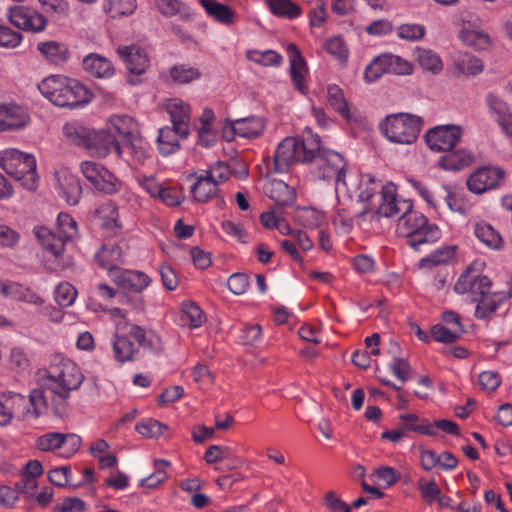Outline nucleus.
<instances>
[{"label": "nucleus", "mask_w": 512, "mask_h": 512, "mask_svg": "<svg viewBox=\"0 0 512 512\" xmlns=\"http://www.w3.org/2000/svg\"><path fill=\"white\" fill-rule=\"evenodd\" d=\"M475 237L487 248L495 251L502 250L504 240L501 235L487 222L480 221L474 224Z\"/></svg>", "instance_id": "nucleus-32"}, {"label": "nucleus", "mask_w": 512, "mask_h": 512, "mask_svg": "<svg viewBox=\"0 0 512 512\" xmlns=\"http://www.w3.org/2000/svg\"><path fill=\"white\" fill-rule=\"evenodd\" d=\"M158 337L143 327L130 325L126 334L116 332L111 338L114 360L120 364L133 361L139 353V348L156 349Z\"/></svg>", "instance_id": "nucleus-4"}, {"label": "nucleus", "mask_w": 512, "mask_h": 512, "mask_svg": "<svg viewBox=\"0 0 512 512\" xmlns=\"http://www.w3.org/2000/svg\"><path fill=\"white\" fill-rule=\"evenodd\" d=\"M109 126L113 135H118L124 139L131 138L138 133L137 122L128 115H113L109 118Z\"/></svg>", "instance_id": "nucleus-36"}, {"label": "nucleus", "mask_w": 512, "mask_h": 512, "mask_svg": "<svg viewBox=\"0 0 512 512\" xmlns=\"http://www.w3.org/2000/svg\"><path fill=\"white\" fill-rule=\"evenodd\" d=\"M156 8L164 17L180 15L182 19H188L190 12L181 0H159L155 3Z\"/></svg>", "instance_id": "nucleus-51"}, {"label": "nucleus", "mask_w": 512, "mask_h": 512, "mask_svg": "<svg viewBox=\"0 0 512 512\" xmlns=\"http://www.w3.org/2000/svg\"><path fill=\"white\" fill-rule=\"evenodd\" d=\"M91 142L87 150L96 157L103 158L111 151H115L118 156L122 155V149L111 132L95 131L92 134Z\"/></svg>", "instance_id": "nucleus-26"}, {"label": "nucleus", "mask_w": 512, "mask_h": 512, "mask_svg": "<svg viewBox=\"0 0 512 512\" xmlns=\"http://www.w3.org/2000/svg\"><path fill=\"white\" fill-rule=\"evenodd\" d=\"M57 189L61 198L69 205H76L82 194V187L78 177L66 169L55 173Z\"/></svg>", "instance_id": "nucleus-22"}, {"label": "nucleus", "mask_w": 512, "mask_h": 512, "mask_svg": "<svg viewBox=\"0 0 512 512\" xmlns=\"http://www.w3.org/2000/svg\"><path fill=\"white\" fill-rule=\"evenodd\" d=\"M178 133L175 128L163 127L158 131V149L163 156H169L180 149Z\"/></svg>", "instance_id": "nucleus-39"}, {"label": "nucleus", "mask_w": 512, "mask_h": 512, "mask_svg": "<svg viewBox=\"0 0 512 512\" xmlns=\"http://www.w3.org/2000/svg\"><path fill=\"white\" fill-rule=\"evenodd\" d=\"M30 122L28 110L16 103L0 105V132L24 129Z\"/></svg>", "instance_id": "nucleus-15"}, {"label": "nucleus", "mask_w": 512, "mask_h": 512, "mask_svg": "<svg viewBox=\"0 0 512 512\" xmlns=\"http://www.w3.org/2000/svg\"><path fill=\"white\" fill-rule=\"evenodd\" d=\"M390 73L389 53L375 57L366 67L364 79L366 82H374L383 74Z\"/></svg>", "instance_id": "nucleus-50"}, {"label": "nucleus", "mask_w": 512, "mask_h": 512, "mask_svg": "<svg viewBox=\"0 0 512 512\" xmlns=\"http://www.w3.org/2000/svg\"><path fill=\"white\" fill-rule=\"evenodd\" d=\"M332 222L338 234L346 235L353 229V217L344 207L336 208Z\"/></svg>", "instance_id": "nucleus-61"}, {"label": "nucleus", "mask_w": 512, "mask_h": 512, "mask_svg": "<svg viewBox=\"0 0 512 512\" xmlns=\"http://www.w3.org/2000/svg\"><path fill=\"white\" fill-rule=\"evenodd\" d=\"M459 39L465 46L477 51L488 50L493 44L490 35L479 29L463 28L459 32Z\"/></svg>", "instance_id": "nucleus-33"}, {"label": "nucleus", "mask_w": 512, "mask_h": 512, "mask_svg": "<svg viewBox=\"0 0 512 512\" xmlns=\"http://www.w3.org/2000/svg\"><path fill=\"white\" fill-rule=\"evenodd\" d=\"M38 50L47 61L53 64L63 63L68 58L66 46L55 41L39 43Z\"/></svg>", "instance_id": "nucleus-43"}, {"label": "nucleus", "mask_w": 512, "mask_h": 512, "mask_svg": "<svg viewBox=\"0 0 512 512\" xmlns=\"http://www.w3.org/2000/svg\"><path fill=\"white\" fill-rule=\"evenodd\" d=\"M294 161L301 162L298 139L287 137L278 144L274 153V171L285 172Z\"/></svg>", "instance_id": "nucleus-23"}, {"label": "nucleus", "mask_w": 512, "mask_h": 512, "mask_svg": "<svg viewBox=\"0 0 512 512\" xmlns=\"http://www.w3.org/2000/svg\"><path fill=\"white\" fill-rule=\"evenodd\" d=\"M85 71L98 78H108L114 74L112 63L96 53L87 55L82 62Z\"/></svg>", "instance_id": "nucleus-34"}, {"label": "nucleus", "mask_w": 512, "mask_h": 512, "mask_svg": "<svg viewBox=\"0 0 512 512\" xmlns=\"http://www.w3.org/2000/svg\"><path fill=\"white\" fill-rule=\"evenodd\" d=\"M438 192L439 193H438L437 198L439 199V205L443 201L446 203L447 207L451 211L457 212L460 214L465 213V208H464L463 204L458 199L456 193L454 192V190L452 189L451 186L444 185V184L438 185Z\"/></svg>", "instance_id": "nucleus-58"}, {"label": "nucleus", "mask_w": 512, "mask_h": 512, "mask_svg": "<svg viewBox=\"0 0 512 512\" xmlns=\"http://www.w3.org/2000/svg\"><path fill=\"white\" fill-rule=\"evenodd\" d=\"M103 8L112 17L129 15L136 8V0H105Z\"/></svg>", "instance_id": "nucleus-59"}, {"label": "nucleus", "mask_w": 512, "mask_h": 512, "mask_svg": "<svg viewBox=\"0 0 512 512\" xmlns=\"http://www.w3.org/2000/svg\"><path fill=\"white\" fill-rule=\"evenodd\" d=\"M246 58L260 66L279 67L283 63V57L275 50L249 49L246 51Z\"/></svg>", "instance_id": "nucleus-41"}, {"label": "nucleus", "mask_w": 512, "mask_h": 512, "mask_svg": "<svg viewBox=\"0 0 512 512\" xmlns=\"http://www.w3.org/2000/svg\"><path fill=\"white\" fill-rule=\"evenodd\" d=\"M122 153L125 152L132 156V158L142 163L146 158L150 156L151 148L147 141H145L141 136L135 134L131 138L127 139V143L122 148Z\"/></svg>", "instance_id": "nucleus-42"}, {"label": "nucleus", "mask_w": 512, "mask_h": 512, "mask_svg": "<svg viewBox=\"0 0 512 512\" xmlns=\"http://www.w3.org/2000/svg\"><path fill=\"white\" fill-rule=\"evenodd\" d=\"M454 66L460 74L476 76L483 71V62L470 53H460L454 58Z\"/></svg>", "instance_id": "nucleus-38"}, {"label": "nucleus", "mask_w": 512, "mask_h": 512, "mask_svg": "<svg viewBox=\"0 0 512 512\" xmlns=\"http://www.w3.org/2000/svg\"><path fill=\"white\" fill-rule=\"evenodd\" d=\"M351 178H353L352 175H349L350 180ZM354 178V183H349V186L352 187L351 194L358 192L357 198L359 202L365 204L364 208L374 206L372 199L376 195L379 196L381 188L384 185L370 174H364Z\"/></svg>", "instance_id": "nucleus-21"}, {"label": "nucleus", "mask_w": 512, "mask_h": 512, "mask_svg": "<svg viewBox=\"0 0 512 512\" xmlns=\"http://www.w3.org/2000/svg\"><path fill=\"white\" fill-rule=\"evenodd\" d=\"M327 99L330 106L342 117L349 118V109L343 91L337 85H330L327 89Z\"/></svg>", "instance_id": "nucleus-57"}, {"label": "nucleus", "mask_w": 512, "mask_h": 512, "mask_svg": "<svg viewBox=\"0 0 512 512\" xmlns=\"http://www.w3.org/2000/svg\"><path fill=\"white\" fill-rule=\"evenodd\" d=\"M83 380L84 375L76 363L68 358H55L41 377V388L30 392L32 409L24 415L32 413L36 419L51 409L56 416H64L72 393L80 388Z\"/></svg>", "instance_id": "nucleus-1"}, {"label": "nucleus", "mask_w": 512, "mask_h": 512, "mask_svg": "<svg viewBox=\"0 0 512 512\" xmlns=\"http://www.w3.org/2000/svg\"><path fill=\"white\" fill-rule=\"evenodd\" d=\"M57 235L61 236L67 243L75 240L79 235L78 225L74 218L66 213L60 212L56 219Z\"/></svg>", "instance_id": "nucleus-45"}, {"label": "nucleus", "mask_w": 512, "mask_h": 512, "mask_svg": "<svg viewBox=\"0 0 512 512\" xmlns=\"http://www.w3.org/2000/svg\"><path fill=\"white\" fill-rule=\"evenodd\" d=\"M455 248L453 246H444L431 252L419 261L421 268H433L435 266L447 264L454 256Z\"/></svg>", "instance_id": "nucleus-49"}, {"label": "nucleus", "mask_w": 512, "mask_h": 512, "mask_svg": "<svg viewBox=\"0 0 512 512\" xmlns=\"http://www.w3.org/2000/svg\"><path fill=\"white\" fill-rule=\"evenodd\" d=\"M0 167L22 186L30 191L38 187L39 177L34 155L22 152L16 148L0 151Z\"/></svg>", "instance_id": "nucleus-7"}, {"label": "nucleus", "mask_w": 512, "mask_h": 512, "mask_svg": "<svg viewBox=\"0 0 512 512\" xmlns=\"http://www.w3.org/2000/svg\"><path fill=\"white\" fill-rule=\"evenodd\" d=\"M28 409H32L29 399L15 392H4L0 396V426L8 425L14 414H20L23 419L33 418L32 413L24 415Z\"/></svg>", "instance_id": "nucleus-13"}, {"label": "nucleus", "mask_w": 512, "mask_h": 512, "mask_svg": "<svg viewBox=\"0 0 512 512\" xmlns=\"http://www.w3.org/2000/svg\"><path fill=\"white\" fill-rule=\"evenodd\" d=\"M325 49L341 63H345L348 59L349 51L342 38L338 36L328 39L325 44Z\"/></svg>", "instance_id": "nucleus-64"}, {"label": "nucleus", "mask_w": 512, "mask_h": 512, "mask_svg": "<svg viewBox=\"0 0 512 512\" xmlns=\"http://www.w3.org/2000/svg\"><path fill=\"white\" fill-rule=\"evenodd\" d=\"M413 208V203L409 199L397 197L396 186L389 182L386 183L379 193V204L364 208L359 217L370 215L372 219L379 220L381 217L401 216Z\"/></svg>", "instance_id": "nucleus-8"}, {"label": "nucleus", "mask_w": 512, "mask_h": 512, "mask_svg": "<svg viewBox=\"0 0 512 512\" xmlns=\"http://www.w3.org/2000/svg\"><path fill=\"white\" fill-rule=\"evenodd\" d=\"M266 195L279 207L289 206L295 200V192L282 180L273 179L265 187Z\"/></svg>", "instance_id": "nucleus-31"}, {"label": "nucleus", "mask_w": 512, "mask_h": 512, "mask_svg": "<svg viewBox=\"0 0 512 512\" xmlns=\"http://www.w3.org/2000/svg\"><path fill=\"white\" fill-rule=\"evenodd\" d=\"M504 177V172L496 167H481L472 173L467 180L468 189L481 194L496 188Z\"/></svg>", "instance_id": "nucleus-16"}, {"label": "nucleus", "mask_w": 512, "mask_h": 512, "mask_svg": "<svg viewBox=\"0 0 512 512\" xmlns=\"http://www.w3.org/2000/svg\"><path fill=\"white\" fill-rule=\"evenodd\" d=\"M419 65L433 74H439L443 69V63L438 54L428 49H419L416 52Z\"/></svg>", "instance_id": "nucleus-52"}, {"label": "nucleus", "mask_w": 512, "mask_h": 512, "mask_svg": "<svg viewBox=\"0 0 512 512\" xmlns=\"http://www.w3.org/2000/svg\"><path fill=\"white\" fill-rule=\"evenodd\" d=\"M491 287L490 279L479 273L476 269L468 267L458 278L454 285L457 294H469L473 301L484 296Z\"/></svg>", "instance_id": "nucleus-10"}, {"label": "nucleus", "mask_w": 512, "mask_h": 512, "mask_svg": "<svg viewBox=\"0 0 512 512\" xmlns=\"http://www.w3.org/2000/svg\"><path fill=\"white\" fill-rule=\"evenodd\" d=\"M95 259L101 268L108 271V275L112 280L116 272L123 270L120 266L124 264V255L120 245H102L95 254Z\"/></svg>", "instance_id": "nucleus-25"}, {"label": "nucleus", "mask_w": 512, "mask_h": 512, "mask_svg": "<svg viewBox=\"0 0 512 512\" xmlns=\"http://www.w3.org/2000/svg\"><path fill=\"white\" fill-rule=\"evenodd\" d=\"M200 4L207 15L212 17L215 21L226 26L234 24L236 13L229 6L219 3L216 0H200Z\"/></svg>", "instance_id": "nucleus-35"}, {"label": "nucleus", "mask_w": 512, "mask_h": 512, "mask_svg": "<svg viewBox=\"0 0 512 512\" xmlns=\"http://www.w3.org/2000/svg\"><path fill=\"white\" fill-rule=\"evenodd\" d=\"M271 13L285 19H296L301 13V7L291 0H265Z\"/></svg>", "instance_id": "nucleus-40"}, {"label": "nucleus", "mask_w": 512, "mask_h": 512, "mask_svg": "<svg viewBox=\"0 0 512 512\" xmlns=\"http://www.w3.org/2000/svg\"><path fill=\"white\" fill-rule=\"evenodd\" d=\"M80 171L85 179L101 193L112 195L120 191L122 187L121 181L102 164L97 162L82 161Z\"/></svg>", "instance_id": "nucleus-9"}, {"label": "nucleus", "mask_w": 512, "mask_h": 512, "mask_svg": "<svg viewBox=\"0 0 512 512\" xmlns=\"http://www.w3.org/2000/svg\"><path fill=\"white\" fill-rule=\"evenodd\" d=\"M301 162H314L325 149H322L320 138L314 134L310 128H305L302 139L298 140Z\"/></svg>", "instance_id": "nucleus-29"}, {"label": "nucleus", "mask_w": 512, "mask_h": 512, "mask_svg": "<svg viewBox=\"0 0 512 512\" xmlns=\"http://www.w3.org/2000/svg\"><path fill=\"white\" fill-rule=\"evenodd\" d=\"M90 131L75 123H67L63 126V134L67 139L79 147L88 148L91 142L92 134Z\"/></svg>", "instance_id": "nucleus-48"}, {"label": "nucleus", "mask_w": 512, "mask_h": 512, "mask_svg": "<svg viewBox=\"0 0 512 512\" xmlns=\"http://www.w3.org/2000/svg\"><path fill=\"white\" fill-rule=\"evenodd\" d=\"M407 181L429 206L433 208L439 207V199L437 198L439 193L438 185L435 186L434 188H430L424 182L414 178H408Z\"/></svg>", "instance_id": "nucleus-56"}, {"label": "nucleus", "mask_w": 512, "mask_h": 512, "mask_svg": "<svg viewBox=\"0 0 512 512\" xmlns=\"http://www.w3.org/2000/svg\"><path fill=\"white\" fill-rule=\"evenodd\" d=\"M399 419L401 420V423L398 425V427L404 432V434L412 431L427 436L434 435V430L432 427L427 426L426 424L416 423L418 421V416L416 414H401Z\"/></svg>", "instance_id": "nucleus-53"}, {"label": "nucleus", "mask_w": 512, "mask_h": 512, "mask_svg": "<svg viewBox=\"0 0 512 512\" xmlns=\"http://www.w3.org/2000/svg\"><path fill=\"white\" fill-rule=\"evenodd\" d=\"M113 281L119 287L136 293L142 292L152 283V279L146 273L137 270L116 272Z\"/></svg>", "instance_id": "nucleus-27"}, {"label": "nucleus", "mask_w": 512, "mask_h": 512, "mask_svg": "<svg viewBox=\"0 0 512 512\" xmlns=\"http://www.w3.org/2000/svg\"><path fill=\"white\" fill-rule=\"evenodd\" d=\"M62 439L63 433L47 432L37 438L36 447L43 452H53L61 449Z\"/></svg>", "instance_id": "nucleus-62"}, {"label": "nucleus", "mask_w": 512, "mask_h": 512, "mask_svg": "<svg viewBox=\"0 0 512 512\" xmlns=\"http://www.w3.org/2000/svg\"><path fill=\"white\" fill-rule=\"evenodd\" d=\"M9 21L22 30L38 33L47 26V19L37 10L26 6H14L8 10Z\"/></svg>", "instance_id": "nucleus-12"}, {"label": "nucleus", "mask_w": 512, "mask_h": 512, "mask_svg": "<svg viewBox=\"0 0 512 512\" xmlns=\"http://www.w3.org/2000/svg\"><path fill=\"white\" fill-rule=\"evenodd\" d=\"M462 136V129L455 125H440L425 134L428 147L434 151H448L454 148Z\"/></svg>", "instance_id": "nucleus-11"}, {"label": "nucleus", "mask_w": 512, "mask_h": 512, "mask_svg": "<svg viewBox=\"0 0 512 512\" xmlns=\"http://www.w3.org/2000/svg\"><path fill=\"white\" fill-rule=\"evenodd\" d=\"M77 298V290L68 282L58 284L54 290V300L61 308L70 307Z\"/></svg>", "instance_id": "nucleus-55"}, {"label": "nucleus", "mask_w": 512, "mask_h": 512, "mask_svg": "<svg viewBox=\"0 0 512 512\" xmlns=\"http://www.w3.org/2000/svg\"><path fill=\"white\" fill-rule=\"evenodd\" d=\"M0 293L6 298L35 307H41L45 303V299L32 288L14 281H1Z\"/></svg>", "instance_id": "nucleus-17"}, {"label": "nucleus", "mask_w": 512, "mask_h": 512, "mask_svg": "<svg viewBox=\"0 0 512 512\" xmlns=\"http://www.w3.org/2000/svg\"><path fill=\"white\" fill-rule=\"evenodd\" d=\"M396 232L406 238L408 246L419 252L441 237L439 228L429 223L422 213L414 211L413 208L399 217Z\"/></svg>", "instance_id": "nucleus-3"}, {"label": "nucleus", "mask_w": 512, "mask_h": 512, "mask_svg": "<svg viewBox=\"0 0 512 512\" xmlns=\"http://www.w3.org/2000/svg\"><path fill=\"white\" fill-rule=\"evenodd\" d=\"M33 234L41 247L51 255L58 258L63 254L67 242L50 228L46 226H35L33 228Z\"/></svg>", "instance_id": "nucleus-28"}, {"label": "nucleus", "mask_w": 512, "mask_h": 512, "mask_svg": "<svg viewBox=\"0 0 512 512\" xmlns=\"http://www.w3.org/2000/svg\"><path fill=\"white\" fill-rule=\"evenodd\" d=\"M310 172L315 180L334 183L337 196L343 190L351 198L352 187L347 181L348 164L338 152L324 151L312 163Z\"/></svg>", "instance_id": "nucleus-5"}, {"label": "nucleus", "mask_w": 512, "mask_h": 512, "mask_svg": "<svg viewBox=\"0 0 512 512\" xmlns=\"http://www.w3.org/2000/svg\"><path fill=\"white\" fill-rule=\"evenodd\" d=\"M265 119L259 116H250L237 119L232 124L233 132L242 138H257L265 130Z\"/></svg>", "instance_id": "nucleus-30"}, {"label": "nucleus", "mask_w": 512, "mask_h": 512, "mask_svg": "<svg viewBox=\"0 0 512 512\" xmlns=\"http://www.w3.org/2000/svg\"><path fill=\"white\" fill-rule=\"evenodd\" d=\"M91 217L107 234L117 235L123 230L118 207L111 200L98 204L92 211Z\"/></svg>", "instance_id": "nucleus-14"}, {"label": "nucleus", "mask_w": 512, "mask_h": 512, "mask_svg": "<svg viewBox=\"0 0 512 512\" xmlns=\"http://www.w3.org/2000/svg\"><path fill=\"white\" fill-rule=\"evenodd\" d=\"M286 51L289 58L290 76L293 85L296 90L302 94H305L307 89L306 77L308 74V68L305 59L294 43L288 44Z\"/></svg>", "instance_id": "nucleus-20"}, {"label": "nucleus", "mask_w": 512, "mask_h": 512, "mask_svg": "<svg viewBox=\"0 0 512 512\" xmlns=\"http://www.w3.org/2000/svg\"><path fill=\"white\" fill-rule=\"evenodd\" d=\"M40 93L51 103L59 107L74 108L90 101L89 90L79 81L62 76L51 75L38 84Z\"/></svg>", "instance_id": "nucleus-2"}, {"label": "nucleus", "mask_w": 512, "mask_h": 512, "mask_svg": "<svg viewBox=\"0 0 512 512\" xmlns=\"http://www.w3.org/2000/svg\"><path fill=\"white\" fill-rule=\"evenodd\" d=\"M485 102L490 114L495 117L502 131L512 141V113L506 102L492 92L486 95Z\"/></svg>", "instance_id": "nucleus-24"}, {"label": "nucleus", "mask_w": 512, "mask_h": 512, "mask_svg": "<svg viewBox=\"0 0 512 512\" xmlns=\"http://www.w3.org/2000/svg\"><path fill=\"white\" fill-rule=\"evenodd\" d=\"M170 76L173 81L186 84L191 81L197 80L200 78L201 73L197 68L187 66L185 64L174 65L170 69Z\"/></svg>", "instance_id": "nucleus-60"}, {"label": "nucleus", "mask_w": 512, "mask_h": 512, "mask_svg": "<svg viewBox=\"0 0 512 512\" xmlns=\"http://www.w3.org/2000/svg\"><path fill=\"white\" fill-rule=\"evenodd\" d=\"M422 126V117L400 112L387 115L379 123V130L391 143L411 145L418 139Z\"/></svg>", "instance_id": "nucleus-6"}, {"label": "nucleus", "mask_w": 512, "mask_h": 512, "mask_svg": "<svg viewBox=\"0 0 512 512\" xmlns=\"http://www.w3.org/2000/svg\"><path fill=\"white\" fill-rule=\"evenodd\" d=\"M170 466V462L164 459L154 460L155 471L140 481V486L154 488L163 483L167 478L166 468Z\"/></svg>", "instance_id": "nucleus-54"}, {"label": "nucleus", "mask_w": 512, "mask_h": 512, "mask_svg": "<svg viewBox=\"0 0 512 512\" xmlns=\"http://www.w3.org/2000/svg\"><path fill=\"white\" fill-rule=\"evenodd\" d=\"M217 186L215 181L205 174L197 178L191 187V192L196 201L207 202L216 194Z\"/></svg>", "instance_id": "nucleus-44"}, {"label": "nucleus", "mask_w": 512, "mask_h": 512, "mask_svg": "<svg viewBox=\"0 0 512 512\" xmlns=\"http://www.w3.org/2000/svg\"><path fill=\"white\" fill-rule=\"evenodd\" d=\"M503 301V297L498 294H485L478 298L475 316L478 319H488L490 318L496 310L499 308L500 304Z\"/></svg>", "instance_id": "nucleus-46"}, {"label": "nucleus", "mask_w": 512, "mask_h": 512, "mask_svg": "<svg viewBox=\"0 0 512 512\" xmlns=\"http://www.w3.org/2000/svg\"><path fill=\"white\" fill-rule=\"evenodd\" d=\"M170 116L172 127L180 138L186 139L190 135V106L179 98L170 99L165 105Z\"/></svg>", "instance_id": "nucleus-18"}, {"label": "nucleus", "mask_w": 512, "mask_h": 512, "mask_svg": "<svg viewBox=\"0 0 512 512\" xmlns=\"http://www.w3.org/2000/svg\"><path fill=\"white\" fill-rule=\"evenodd\" d=\"M440 158L439 165L444 170L458 171L468 166L472 161V156L465 150H448Z\"/></svg>", "instance_id": "nucleus-37"}, {"label": "nucleus", "mask_w": 512, "mask_h": 512, "mask_svg": "<svg viewBox=\"0 0 512 512\" xmlns=\"http://www.w3.org/2000/svg\"><path fill=\"white\" fill-rule=\"evenodd\" d=\"M166 429L164 424L154 419H147L136 425L137 432L147 438H158Z\"/></svg>", "instance_id": "nucleus-63"}, {"label": "nucleus", "mask_w": 512, "mask_h": 512, "mask_svg": "<svg viewBox=\"0 0 512 512\" xmlns=\"http://www.w3.org/2000/svg\"><path fill=\"white\" fill-rule=\"evenodd\" d=\"M182 326L190 329L200 327L204 322V315L201 308L194 302H184L180 314Z\"/></svg>", "instance_id": "nucleus-47"}, {"label": "nucleus", "mask_w": 512, "mask_h": 512, "mask_svg": "<svg viewBox=\"0 0 512 512\" xmlns=\"http://www.w3.org/2000/svg\"><path fill=\"white\" fill-rule=\"evenodd\" d=\"M117 54L131 74L141 75L149 67V56L146 50L138 45L119 46Z\"/></svg>", "instance_id": "nucleus-19"}]
</instances>
